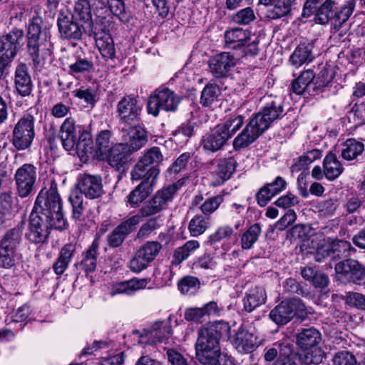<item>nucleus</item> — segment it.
Here are the masks:
<instances>
[{"label": "nucleus", "mask_w": 365, "mask_h": 365, "mask_svg": "<svg viewBox=\"0 0 365 365\" xmlns=\"http://www.w3.org/2000/svg\"><path fill=\"white\" fill-rule=\"evenodd\" d=\"M184 183L185 179L181 178L158 190L141 206L136 215L121 222L108 235L107 241L109 247L112 248L120 247L127 236L136 230L141 217H150L168 210L177 192Z\"/></svg>", "instance_id": "nucleus-1"}, {"label": "nucleus", "mask_w": 365, "mask_h": 365, "mask_svg": "<svg viewBox=\"0 0 365 365\" xmlns=\"http://www.w3.org/2000/svg\"><path fill=\"white\" fill-rule=\"evenodd\" d=\"M230 331L228 323L218 322L201 327L197 331L195 345L196 359L204 365H211L215 359L220 356V339Z\"/></svg>", "instance_id": "nucleus-2"}, {"label": "nucleus", "mask_w": 365, "mask_h": 365, "mask_svg": "<svg viewBox=\"0 0 365 365\" xmlns=\"http://www.w3.org/2000/svg\"><path fill=\"white\" fill-rule=\"evenodd\" d=\"M51 25L39 16H34L29 24L26 32L27 52L34 66H38L43 56L52 47L51 42Z\"/></svg>", "instance_id": "nucleus-3"}, {"label": "nucleus", "mask_w": 365, "mask_h": 365, "mask_svg": "<svg viewBox=\"0 0 365 365\" xmlns=\"http://www.w3.org/2000/svg\"><path fill=\"white\" fill-rule=\"evenodd\" d=\"M31 213L46 217L56 222V229L62 230L66 227V222L62 212V200L56 185L48 190H41L38 193Z\"/></svg>", "instance_id": "nucleus-4"}, {"label": "nucleus", "mask_w": 365, "mask_h": 365, "mask_svg": "<svg viewBox=\"0 0 365 365\" xmlns=\"http://www.w3.org/2000/svg\"><path fill=\"white\" fill-rule=\"evenodd\" d=\"M181 101V97L165 86L155 89L150 96L147 105L149 114L156 117L160 110L175 112Z\"/></svg>", "instance_id": "nucleus-5"}, {"label": "nucleus", "mask_w": 365, "mask_h": 365, "mask_svg": "<svg viewBox=\"0 0 365 365\" xmlns=\"http://www.w3.org/2000/svg\"><path fill=\"white\" fill-rule=\"evenodd\" d=\"M262 108L251 119L265 132L276 120L282 116L284 108L282 98L272 95L264 96Z\"/></svg>", "instance_id": "nucleus-6"}, {"label": "nucleus", "mask_w": 365, "mask_h": 365, "mask_svg": "<svg viewBox=\"0 0 365 365\" xmlns=\"http://www.w3.org/2000/svg\"><path fill=\"white\" fill-rule=\"evenodd\" d=\"M24 31L19 28L0 35V60L8 67L24 45Z\"/></svg>", "instance_id": "nucleus-7"}, {"label": "nucleus", "mask_w": 365, "mask_h": 365, "mask_svg": "<svg viewBox=\"0 0 365 365\" xmlns=\"http://www.w3.org/2000/svg\"><path fill=\"white\" fill-rule=\"evenodd\" d=\"M35 118L30 113L24 114L14 125L11 143L17 150L29 148L35 138Z\"/></svg>", "instance_id": "nucleus-8"}, {"label": "nucleus", "mask_w": 365, "mask_h": 365, "mask_svg": "<svg viewBox=\"0 0 365 365\" xmlns=\"http://www.w3.org/2000/svg\"><path fill=\"white\" fill-rule=\"evenodd\" d=\"M163 156L158 147L148 150L135 165L132 175L135 179L154 180L159 175L157 165L162 162Z\"/></svg>", "instance_id": "nucleus-9"}, {"label": "nucleus", "mask_w": 365, "mask_h": 365, "mask_svg": "<svg viewBox=\"0 0 365 365\" xmlns=\"http://www.w3.org/2000/svg\"><path fill=\"white\" fill-rule=\"evenodd\" d=\"M22 230L15 227L0 240V267L10 269L16 264V250L21 240Z\"/></svg>", "instance_id": "nucleus-10"}, {"label": "nucleus", "mask_w": 365, "mask_h": 365, "mask_svg": "<svg viewBox=\"0 0 365 365\" xmlns=\"http://www.w3.org/2000/svg\"><path fill=\"white\" fill-rule=\"evenodd\" d=\"M306 307L299 298L283 300L269 313L270 319L278 325H284L295 316L302 317L305 313Z\"/></svg>", "instance_id": "nucleus-11"}, {"label": "nucleus", "mask_w": 365, "mask_h": 365, "mask_svg": "<svg viewBox=\"0 0 365 365\" xmlns=\"http://www.w3.org/2000/svg\"><path fill=\"white\" fill-rule=\"evenodd\" d=\"M162 245L158 241H148L140 247L129 262V268L134 273L145 269L158 255Z\"/></svg>", "instance_id": "nucleus-12"}, {"label": "nucleus", "mask_w": 365, "mask_h": 365, "mask_svg": "<svg viewBox=\"0 0 365 365\" xmlns=\"http://www.w3.org/2000/svg\"><path fill=\"white\" fill-rule=\"evenodd\" d=\"M56 222L46 217L31 213L29 230L26 238L32 244L42 245L47 243L52 228L56 229Z\"/></svg>", "instance_id": "nucleus-13"}, {"label": "nucleus", "mask_w": 365, "mask_h": 365, "mask_svg": "<svg viewBox=\"0 0 365 365\" xmlns=\"http://www.w3.org/2000/svg\"><path fill=\"white\" fill-rule=\"evenodd\" d=\"M337 280L342 283H357L365 280V267L359 261L348 258L334 265Z\"/></svg>", "instance_id": "nucleus-14"}, {"label": "nucleus", "mask_w": 365, "mask_h": 365, "mask_svg": "<svg viewBox=\"0 0 365 365\" xmlns=\"http://www.w3.org/2000/svg\"><path fill=\"white\" fill-rule=\"evenodd\" d=\"M60 36L63 39L79 40L83 33L88 35L86 26L77 21L70 14L60 12L57 19Z\"/></svg>", "instance_id": "nucleus-15"}, {"label": "nucleus", "mask_w": 365, "mask_h": 365, "mask_svg": "<svg viewBox=\"0 0 365 365\" xmlns=\"http://www.w3.org/2000/svg\"><path fill=\"white\" fill-rule=\"evenodd\" d=\"M36 177V168L32 164L26 163L17 169L15 181L21 197H28L33 192Z\"/></svg>", "instance_id": "nucleus-16"}, {"label": "nucleus", "mask_w": 365, "mask_h": 365, "mask_svg": "<svg viewBox=\"0 0 365 365\" xmlns=\"http://www.w3.org/2000/svg\"><path fill=\"white\" fill-rule=\"evenodd\" d=\"M77 187L80 193L90 200L98 199L105 193L102 178L98 175L88 173L80 175L78 178Z\"/></svg>", "instance_id": "nucleus-17"}, {"label": "nucleus", "mask_w": 365, "mask_h": 365, "mask_svg": "<svg viewBox=\"0 0 365 365\" xmlns=\"http://www.w3.org/2000/svg\"><path fill=\"white\" fill-rule=\"evenodd\" d=\"M117 111L121 123L139 124L141 106L135 98L130 96L123 97L118 103Z\"/></svg>", "instance_id": "nucleus-18"}, {"label": "nucleus", "mask_w": 365, "mask_h": 365, "mask_svg": "<svg viewBox=\"0 0 365 365\" xmlns=\"http://www.w3.org/2000/svg\"><path fill=\"white\" fill-rule=\"evenodd\" d=\"M210 71L216 78L227 77L236 65L235 56L229 52H222L212 56L208 61Z\"/></svg>", "instance_id": "nucleus-19"}, {"label": "nucleus", "mask_w": 365, "mask_h": 365, "mask_svg": "<svg viewBox=\"0 0 365 365\" xmlns=\"http://www.w3.org/2000/svg\"><path fill=\"white\" fill-rule=\"evenodd\" d=\"M123 144H127L130 151L135 152L147 143L145 130L138 124L124 125L121 128Z\"/></svg>", "instance_id": "nucleus-20"}, {"label": "nucleus", "mask_w": 365, "mask_h": 365, "mask_svg": "<svg viewBox=\"0 0 365 365\" xmlns=\"http://www.w3.org/2000/svg\"><path fill=\"white\" fill-rule=\"evenodd\" d=\"M334 6L335 0H322L314 6L304 4L302 16L308 18L314 15V21L316 24L326 25L330 21L331 10Z\"/></svg>", "instance_id": "nucleus-21"}, {"label": "nucleus", "mask_w": 365, "mask_h": 365, "mask_svg": "<svg viewBox=\"0 0 365 365\" xmlns=\"http://www.w3.org/2000/svg\"><path fill=\"white\" fill-rule=\"evenodd\" d=\"M230 139L227 133L217 125L202 136L201 145L206 152L214 153L222 150Z\"/></svg>", "instance_id": "nucleus-22"}, {"label": "nucleus", "mask_w": 365, "mask_h": 365, "mask_svg": "<svg viewBox=\"0 0 365 365\" xmlns=\"http://www.w3.org/2000/svg\"><path fill=\"white\" fill-rule=\"evenodd\" d=\"M83 130L75 124L73 119L66 118L60 128L59 138L63 148L67 151L74 150L80 135Z\"/></svg>", "instance_id": "nucleus-23"}, {"label": "nucleus", "mask_w": 365, "mask_h": 365, "mask_svg": "<svg viewBox=\"0 0 365 365\" xmlns=\"http://www.w3.org/2000/svg\"><path fill=\"white\" fill-rule=\"evenodd\" d=\"M171 331V325L169 321L156 322L151 327L144 330V334L140 336V342L148 344L161 342L170 336Z\"/></svg>", "instance_id": "nucleus-24"}, {"label": "nucleus", "mask_w": 365, "mask_h": 365, "mask_svg": "<svg viewBox=\"0 0 365 365\" xmlns=\"http://www.w3.org/2000/svg\"><path fill=\"white\" fill-rule=\"evenodd\" d=\"M70 14L77 21L81 22L86 26L88 31V36H91L92 34H95L96 27L93 26L92 19V11L90 1L88 0H78L75 1L73 9Z\"/></svg>", "instance_id": "nucleus-25"}, {"label": "nucleus", "mask_w": 365, "mask_h": 365, "mask_svg": "<svg viewBox=\"0 0 365 365\" xmlns=\"http://www.w3.org/2000/svg\"><path fill=\"white\" fill-rule=\"evenodd\" d=\"M264 132L259 128L257 125L250 119L241 133L237 135L232 142L235 150H240L247 148L255 142Z\"/></svg>", "instance_id": "nucleus-26"}, {"label": "nucleus", "mask_w": 365, "mask_h": 365, "mask_svg": "<svg viewBox=\"0 0 365 365\" xmlns=\"http://www.w3.org/2000/svg\"><path fill=\"white\" fill-rule=\"evenodd\" d=\"M357 0H346L343 4H339L335 0V6L331 8L330 21L335 28L343 27L353 14Z\"/></svg>", "instance_id": "nucleus-27"}, {"label": "nucleus", "mask_w": 365, "mask_h": 365, "mask_svg": "<svg viewBox=\"0 0 365 365\" xmlns=\"http://www.w3.org/2000/svg\"><path fill=\"white\" fill-rule=\"evenodd\" d=\"M155 180L143 179V180L125 198L127 206L131 208H138L140 204L148 198V197L153 191V185Z\"/></svg>", "instance_id": "nucleus-28"}, {"label": "nucleus", "mask_w": 365, "mask_h": 365, "mask_svg": "<svg viewBox=\"0 0 365 365\" xmlns=\"http://www.w3.org/2000/svg\"><path fill=\"white\" fill-rule=\"evenodd\" d=\"M99 247L100 240L99 237H96L91 245L82 252L81 259L76 264V267L86 274L93 272L97 265Z\"/></svg>", "instance_id": "nucleus-29"}, {"label": "nucleus", "mask_w": 365, "mask_h": 365, "mask_svg": "<svg viewBox=\"0 0 365 365\" xmlns=\"http://www.w3.org/2000/svg\"><path fill=\"white\" fill-rule=\"evenodd\" d=\"M14 85L16 92L22 97L29 96L32 93L33 83L28 66L24 63H20L16 68Z\"/></svg>", "instance_id": "nucleus-30"}, {"label": "nucleus", "mask_w": 365, "mask_h": 365, "mask_svg": "<svg viewBox=\"0 0 365 365\" xmlns=\"http://www.w3.org/2000/svg\"><path fill=\"white\" fill-rule=\"evenodd\" d=\"M267 295L265 290L260 287H255L248 290L242 299V314L251 313L257 307L264 304Z\"/></svg>", "instance_id": "nucleus-31"}, {"label": "nucleus", "mask_w": 365, "mask_h": 365, "mask_svg": "<svg viewBox=\"0 0 365 365\" xmlns=\"http://www.w3.org/2000/svg\"><path fill=\"white\" fill-rule=\"evenodd\" d=\"M321 341V332L313 327L302 328L296 334V344L303 350L317 346Z\"/></svg>", "instance_id": "nucleus-32"}, {"label": "nucleus", "mask_w": 365, "mask_h": 365, "mask_svg": "<svg viewBox=\"0 0 365 365\" xmlns=\"http://www.w3.org/2000/svg\"><path fill=\"white\" fill-rule=\"evenodd\" d=\"M133 153L129 150L127 144H115L106 154L105 158H107L110 166L120 170L129 161L130 155Z\"/></svg>", "instance_id": "nucleus-33"}, {"label": "nucleus", "mask_w": 365, "mask_h": 365, "mask_svg": "<svg viewBox=\"0 0 365 365\" xmlns=\"http://www.w3.org/2000/svg\"><path fill=\"white\" fill-rule=\"evenodd\" d=\"M286 185V181L282 177H277L273 182L264 185L257 193V203L261 207L265 206L273 196L284 190Z\"/></svg>", "instance_id": "nucleus-34"}, {"label": "nucleus", "mask_w": 365, "mask_h": 365, "mask_svg": "<svg viewBox=\"0 0 365 365\" xmlns=\"http://www.w3.org/2000/svg\"><path fill=\"white\" fill-rule=\"evenodd\" d=\"M225 46L230 49H238L250 41V32L241 28H235L225 33Z\"/></svg>", "instance_id": "nucleus-35"}, {"label": "nucleus", "mask_w": 365, "mask_h": 365, "mask_svg": "<svg viewBox=\"0 0 365 365\" xmlns=\"http://www.w3.org/2000/svg\"><path fill=\"white\" fill-rule=\"evenodd\" d=\"M232 344L237 351L249 353L257 346V338L248 331L240 329L234 336Z\"/></svg>", "instance_id": "nucleus-36"}, {"label": "nucleus", "mask_w": 365, "mask_h": 365, "mask_svg": "<svg viewBox=\"0 0 365 365\" xmlns=\"http://www.w3.org/2000/svg\"><path fill=\"white\" fill-rule=\"evenodd\" d=\"M91 36L95 38L96 46L103 58L113 59L115 57L114 41L108 32L95 30V34H92Z\"/></svg>", "instance_id": "nucleus-37"}, {"label": "nucleus", "mask_w": 365, "mask_h": 365, "mask_svg": "<svg viewBox=\"0 0 365 365\" xmlns=\"http://www.w3.org/2000/svg\"><path fill=\"white\" fill-rule=\"evenodd\" d=\"M237 164V161L232 157L219 160L215 170L217 179L214 185H221L228 180L235 171Z\"/></svg>", "instance_id": "nucleus-38"}, {"label": "nucleus", "mask_w": 365, "mask_h": 365, "mask_svg": "<svg viewBox=\"0 0 365 365\" xmlns=\"http://www.w3.org/2000/svg\"><path fill=\"white\" fill-rule=\"evenodd\" d=\"M76 252V245L74 244L68 243L62 247L53 264V269L57 275L61 276L64 273Z\"/></svg>", "instance_id": "nucleus-39"}, {"label": "nucleus", "mask_w": 365, "mask_h": 365, "mask_svg": "<svg viewBox=\"0 0 365 365\" xmlns=\"http://www.w3.org/2000/svg\"><path fill=\"white\" fill-rule=\"evenodd\" d=\"M259 3L264 6L273 4V9L269 11V17L278 19L290 13L295 0H259Z\"/></svg>", "instance_id": "nucleus-40"}, {"label": "nucleus", "mask_w": 365, "mask_h": 365, "mask_svg": "<svg viewBox=\"0 0 365 365\" xmlns=\"http://www.w3.org/2000/svg\"><path fill=\"white\" fill-rule=\"evenodd\" d=\"M301 275L305 280L310 282L315 288H325L329 282L327 274L314 267L302 268Z\"/></svg>", "instance_id": "nucleus-41"}, {"label": "nucleus", "mask_w": 365, "mask_h": 365, "mask_svg": "<svg viewBox=\"0 0 365 365\" xmlns=\"http://www.w3.org/2000/svg\"><path fill=\"white\" fill-rule=\"evenodd\" d=\"M315 78V73L311 69L303 71L292 83L291 91L297 94L302 95L307 90L309 92L312 90L313 81Z\"/></svg>", "instance_id": "nucleus-42"}, {"label": "nucleus", "mask_w": 365, "mask_h": 365, "mask_svg": "<svg viewBox=\"0 0 365 365\" xmlns=\"http://www.w3.org/2000/svg\"><path fill=\"white\" fill-rule=\"evenodd\" d=\"M313 46L310 43H301L294 51L289 58L291 63L296 67L308 63L314 59Z\"/></svg>", "instance_id": "nucleus-43"}, {"label": "nucleus", "mask_w": 365, "mask_h": 365, "mask_svg": "<svg viewBox=\"0 0 365 365\" xmlns=\"http://www.w3.org/2000/svg\"><path fill=\"white\" fill-rule=\"evenodd\" d=\"M324 175L329 180L336 179L343 172V166L336 155L329 153L323 162Z\"/></svg>", "instance_id": "nucleus-44"}, {"label": "nucleus", "mask_w": 365, "mask_h": 365, "mask_svg": "<svg viewBox=\"0 0 365 365\" xmlns=\"http://www.w3.org/2000/svg\"><path fill=\"white\" fill-rule=\"evenodd\" d=\"M329 253L332 258H347L356 252V249L351 245V242L343 240H336L327 246Z\"/></svg>", "instance_id": "nucleus-45"}, {"label": "nucleus", "mask_w": 365, "mask_h": 365, "mask_svg": "<svg viewBox=\"0 0 365 365\" xmlns=\"http://www.w3.org/2000/svg\"><path fill=\"white\" fill-rule=\"evenodd\" d=\"M364 150V143L356 139L349 138L342 144L341 155L343 159L350 161L356 159Z\"/></svg>", "instance_id": "nucleus-46"}, {"label": "nucleus", "mask_w": 365, "mask_h": 365, "mask_svg": "<svg viewBox=\"0 0 365 365\" xmlns=\"http://www.w3.org/2000/svg\"><path fill=\"white\" fill-rule=\"evenodd\" d=\"M220 88L215 83H207L201 92L200 103L203 107H211L219 101Z\"/></svg>", "instance_id": "nucleus-47"}, {"label": "nucleus", "mask_w": 365, "mask_h": 365, "mask_svg": "<svg viewBox=\"0 0 365 365\" xmlns=\"http://www.w3.org/2000/svg\"><path fill=\"white\" fill-rule=\"evenodd\" d=\"M279 356L272 365H299V354L293 352L289 345L279 344Z\"/></svg>", "instance_id": "nucleus-48"}, {"label": "nucleus", "mask_w": 365, "mask_h": 365, "mask_svg": "<svg viewBox=\"0 0 365 365\" xmlns=\"http://www.w3.org/2000/svg\"><path fill=\"white\" fill-rule=\"evenodd\" d=\"M163 212L164 211L154 216L146 217L148 220L139 228L135 236V240H144L148 237L155 230L159 229L160 227L159 219ZM143 218L144 217H141L140 220Z\"/></svg>", "instance_id": "nucleus-49"}, {"label": "nucleus", "mask_w": 365, "mask_h": 365, "mask_svg": "<svg viewBox=\"0 0 365 365\" xmlns=\"http://www.w3.org/2000/svg\"><path fill=\"white\" fill-rule=\"evenodd\" d=\"M200 247L197 240H189L181 247L176 248L173 253V262L175 264H179L188 258Z\"/></svg>", "instance_id": "nucleus-50"}, {"label": "nucleus", "mask_w": 365, "mask_h": 365, "mask_svg": "<svg viewBox=\"0 0 365 365\" xmlns=\"http://www.w3.org/2000/svg\"><path fill=\"white\" fill-rule=\"evenodd\" d=\"M94 63L91 58L78 56L73 63L68 66V73L73 76L93 72Z\"/></svg>", "instance_id": "nucleus-51"}, {"label": "nucleus", "mask_w": 365, "mask_h": 365, "mask_svg": "<svg viewBox=\"0 0 365 365\" xmlns=\"http://www.w3.org/2000/svg\"><path fill=\"white\" fill-rule=\"evenodd\" d=\"M111 132L108 130L101 131L96 139V153L101 158H105L106 154L113 146L110 140Z\"/></svg>", "instance_id": "nucleus-52"}, {"label": "nucleus", "mask_w": 365, "mask_h": 365, "mask_svg": "<svg viewBox=\"0 0 365 365\" xmlns=\"http://www.w3.org/2000/svg\"><path fill=\"white\" fill-rule=\"evenodd\" d=\"M196 123L187 120L181 123L176 130L173 131L172 135L180 143H186L195 133Z\"/></svg>", "instance_id": "nucleus-53"}, {"label": "nucleus", "mask_w": 365, "mask_h": 365, "mask_svg": "<svg viewBox=\"0 0 365 365\" xmlns=\"http://www.w3.org/2000/svg\"><path fill=\"white\" fill-rule=\"evenodd\" d=\"M262 232L259 223L251 225L241 236V246L243 250L251 249L257 241Z\"/></svg>", "instance_id": "nucleus-54"}, {"label": "nucleus", "mask_w": 365, "mask_h": 365, "mask_svg": "<svg viewBox=\"0 0 365 365\" xmlns=\"http://www.w3.org/2000/svg\"><path fill=\"white\" fill-rule=\"evenodd\" d=\"M30 314L29 307L24 305L20 307L10 317H7L6 323L7 325L14 324V329L22 330L26 324V320Z\"/></svg>", "instance_id": "nucleus-55"}, {"label": "nucleus", "mask_w": 365, "mask_h": 365, "mask_svg": "<svg viewBox=\"0 0 365 365\" xmlns=\"http://www.w3.org/2000/svg\"><path fill=\"white\" fill-rule=\"evenodd\" d=\"M178 287L182 294L191 295L197 292L200 287V282L198 278L187 275L178 281Z\"/></svg>", "instance_id": "nucleus-56"}, {"label": "nucleus", "mask_w": 365, "mask_h": 365, "mask_svg": "<svg viewBox=\"0 0 365 365\" xmlns=\"http://www.w3.org/2000/svg\"><path fill=\"white\" fill-rule=\"evenodd\" d=\"M209 225L210 219L208 217L197 215L190 221L188 229L192 236L197 237L204 233Z\"/></svg>", "instance_id": "nucleus-57"}, {"label": "nucleus", "mask_w": 365, "mask_h": 365, "mask_svg": "<svg viewBox=\"0 0 365 365\" xmlns=\"http://www.w3.org/2000/svg\"><path fill=\"white\" fill-rule=\"evenodd\" d=\"M104 7L98 9L95 13V20L93 26L96 27L98 32H108V27L110 26V19L111 15L110 11Z\"/></svg>", "instance_id": "nucleus-58"}, {"label": "nucleus", "mask_w": 365, "mask_h": 365, "mask_svg": "<svg viewBox=\"0 0 365 365\" xmlns=\"http://www.w3.org/2000/svg\"><path fill=\"white\" fill-rule=\"evenodd\" d=\"M83 195L79 192H73L69 197L73 207V217L78 225L81 224V218L84 212Z\"/></svg>", "instance_id": "nucleus-59"}, {"label": "nucleus", "mask_w": 365, "mask_h": 365, "mask_svg": "<svg viewBox=\"0 0 365 365\" xmlns=\"http://www.w3.org/2000/svg\"><path fill=\"white\" fill-rule=\"evenodd\" d=\"M93 150V140L91 133L88 131L83 130L76 143V146H74L73 150H76L79 155H87L92 154Z\"/></svg>", "instance_id": "nucleus-60"}, {"label": "nucleus", "mask_w": 365, "mask_h": 365, "mask_svg": "<svg viewBox=\"0 0 365 365\" xmlns=\"http://www.w3.org/2000/svg\"><path fill=\"white\" fill-rule=\"evenodd\" d=\"M244 118L240 115H232L227 118L223 123L218 125L227 133L230 138L242 126Z\"/></svg>", "instance_id": "nucleus-61"}, {"label": "nucleus", "mask_w": 365, "mask_h": 365, "mask_svg": "<svg viewBox=\"0 0 365 365\" xmlns=\"http://www.w3.org/2000/svg\"><path fill=\"white\" fill-rule=\"evenodd\" d=\"M110 14L118 17L123 23H128L131 18L130 13L126 10L123 0H118L108 4Z\"/></svg>", "instance_id": "nucleus-62"}, {"label": "nucleus", "mask_w": 365, "mask_h": 365, "mask_svg": "<svg viewBox=\"0 0 365 365\" xmlns=\"http://www.w3.org/2000/svg\"><path fill=\"white\" fill-rule=\"evenodd\" d=\"M255 19V14L251 7L242 9L232 16V21L235 24L242 26L249 25Z\"/></svg>", "instance_id": "nucleus-63"}, {"label": "nucleus", "mask_w": 365, "mask_h": 365, "mask_svg": "<svg viewBox=\"0 0 365 365\" xmlns=\"http://www.w3.org/2000/svg\"><path fill=\"white\" fill-rule=\"evenodd\" d=\"M223 201V195L212 196L205 200L200 205V209L205 217L210 216L218 209Z\"/></svg>", "instance_id": "nucleus-64"}]
</instances>
